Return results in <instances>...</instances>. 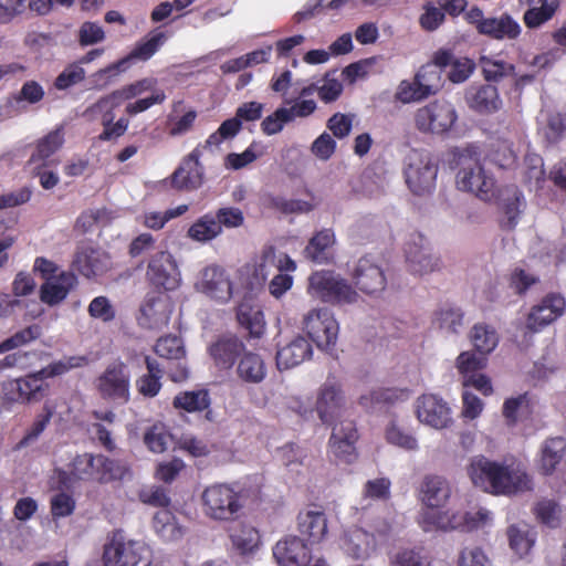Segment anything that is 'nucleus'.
Returning <instances> with one entry per match:
<instances>
[{
	"label": "nucleus",
	"mask_w": 566,
	"mask_h": 566,
	"mask_svg": "<svg viewBox=\"0 0 566 566\" xmlns=\"http://www.w3.org/2000/svg\"><path fill=\"white\" fill-rule=\"evenodd\" d=\"M454 106L447 101H436L419 108L416 113V125L422 132L444 133L457 120Z\"/></svg>",
	"instance_id": "obj_11"
},
{
	"label": "nucleus",
	"mask_w": 566,
	"mask_h": 566,
	"mask_svg": "<svg viewBox=\"0 0 566 566\" xmlns=\"http://www.w3.org/2000/svg\"><path fill=\"white\" fill-rule=\"evenodd\" d=\"M303 329L318 348L329 349L336 343L339 328L328 308H314L304 316Z\"/></svg>",
	"instance_id": "obj_9"
},
{
	"label": "nucleus",
	"mask_w": 566,
	"mask_h": 566,
	"mask_svg": "<svg viewBox=\"0 0 566 566\" xmlns=\"http://www.w3.org/2000/svg\"><path fill=\"white\" fill-rule=\"evenodd\" d=\"M335 241L332 229H322L310 239L303 251L304 256L318 264L327 263L332 256V248Z\"/></svg>",
	"instance_id": "obj_33"
},
{
	"label": "nucleus",
	"mask_w": 566,
	"mask_h": 566,
	"mask_svg": "<svg viewBox=\"0 0 566 566\" xmlns=\"http://www.w3.org/2000/svg\"><path fill=\"white\" fill-rule=\"evenodd\" d=\"M232 544L235 548L247 554L258 547L260 542L259 533L253 527H242L239 532L231 535Z\"/></svg>",
	"instance_id": "obj_54"
},
{
	"label": "nucleus",
	"mask_w": 566,
	"mask_h": 566,
	"mask_svg": "<svg viewBox=\"0 0 566 566\" xmlns=\"http://www.w3.org/2000/svg\"><path fill=\"white\" fill-rule=\"evenodd\" d=\"M311 356L312 346L310 342L303 336H297L277 350L276 365L279 369H290L302 364Z\"/></svg>",
	"instance_id": "obj_29"
},
{
	"label": "nucleus",
	"mask_w": 566,
	"mask_h": 566,
	"mask_svg": "<svg viewBox=\"0 0 566 566\" xmlns=\"http://www.w3.org/2000/svg\"><path fill=\"white\" fill-rule=\"evenodd\" d=\"M357 440L358 431L353 420L342 419L333 424L328 447L337 463L352 464L357 460Z\"/></svg>",
	"instance_id": "obj_10"
},
{
	"label": "nucleus",
	"mask_w": 566,
	"mask_h": 566,
	"mask_svg": "<svg viewBox=\"0 0 566 566\" xmlns=\"http://www.w3.org/2000/svg\"><path fill=\"white\" fill-rule=\"evenodd\" d=\"M536 515L543 524L556 527L559 523L560 507L552 500H543L536 506Z\"/></svg>",
	"instance_id": "obj_63"
},
{
	"label": "nucleus",
	"mask_w": 566,
	"mask_h": 566,
	"mask_svg": "<svg viewBox=\"0 0 566 566\" xmlns=\"http://www.w3.org/2000/svg\"><path fill=\"white\" fill-rule=\"evenodd\" d=\"M198 287L202 293L220 302H227L232 295V284L226 270L209 265L201 272Z\"/></svg>",
	"instance_id": "obj_23"
},
{
	"label": "nucleus",
	"mask_w": 566,
	"mask_h": 566,
	"mask_svg": "<svg viewBox=\"0 0 566 566\" xmlns=\"http://www.w3.org/2000/svg\"><path fill=\"white\" fill-rule=\"evenodd\" d=\"M566 451V441L562 437L547 439L542 447L541 470L551 474L562 461Z\"/></svg>",
	"instance_id": "obj_38"
},
{
	"label": "nucleus",
	"mask_w": 566,
	"mask_h": 566,
	"mask_svg": "<svg viewBox=\"0 0 566 566\" xmlns=\"http://www.w3.org/2000/svg\"><path fill=\"white\" fill-rule=\"evenodd\" d=\"M200 149L195 148L171 175V186L178 190H195L203 184L205 169L200 164Z\"/></svg>",
	"instance_id": "obj_19"
},
{
	"label": "nucleus",
	"mask_w": 566,
	"mask_h": 566,
	"mask_svg": "<svg viewBox=\"0 0 566 566\" xmlns=\"http://www.w3.org/2000/svg\"><path fill=\"white\" fill-rule=\"evenodd\" d=\"M64 143L62 128H56L39 139L35 150L32 153L28 164L34 166L33 169H40L51 164L50 157L61 148Z\"/></svg>",
	"instance_id": "obj_32"
},
{
	"label": "nucleus",
	"mask_w": 566,
	"mask_h": 566,
	"mask_svg": "<svg viewBox=\"0 0 566 566\" xmlns=\"http://www.w3.org/2000/svg\"><path fill=\"white\" fill-rule=\"evenodd\" d=\"M391 566H430V560L421 549L406 548L394 556Z\"/></svg>",
	"instance_id": "obj_61"
},
{
	"label": "nucleus",
	"mask_w": 566,
	"mask_h": 566,
	"mask_svg": "<svg viewBox=\"0 0 566 566\" xmlns=\"http://www.w3.org/2000/svg\"><path fill=\"white\" fill-rule=\"evenodd\" d=\"M221 234L219 223L211 213L200 217L188 230V235L198 242H208Z\"/></svg>",
	"instance_id": "obj_44"
},
{
	"label": "nucleus",
	"mask_w": 566,
	"mask_h": 566,
	"mask_svg": "<svg viewBox=\"0 0 566 566\" xmlns=\"http://www.w3.org/2000/svg\"><path fill=\"white\" fill-rule=\"evenodd\" d=\"M97 470V455L92 453L78 454L72 461V474L80 480L91 478Z\"/></svg>",
	"instance_id": "obj_55"
},
{
	"label": "nucleus",
	"mask_w": 566,
	"mask_h": 566,
	"mask_svg": "<svg viewBox=\"0 0 566 566\" xmlns=\"http://www.w3.org/2000/svg\"><path fill=\"white\" fill-rule=\"evenodd\" d=\"M103 563L104 566H150L151 551L145 542L127 538L116 531L104 545Z\"/></svg>",
	"instance_id": "obj_4"
},
{
	"label": "nucleus",
	"mask_w": 566,
	"mask_h": 566,
	"mask_svg": "<svg viewBox=\"0 0 566 566\" xmlns=\"http://www.w3.org/2000/svg\"><path fill=\"white\" fill-rule=\"evenodd\" d=\"M237 319L240 326L248 331L250 338H260L263 335L264 319L260 310L241 304L238 307Z\"/></svg>",
	"instance_id": "obj_40"
},
{
	"label": "nucleus",
	"mask_w": 566,
	"mask_h": 566,
	"mask_svg": "<svg viewBox=\"0 0 566 566\" xmlns=\"http://www.w3.org/2000/svg\"><path fill=\"white\" fill-rule=\"evenodd\" d=\"M468 473L474 485L494 494L512 495L532 489V481L523 470L483 455L471 460Z\"/></svg>",
	"instance_id": "obj_1"
},
{
	"label": "nucleus",
	"mask_w": 566,
	"mask_h": 566,
	"mask_svg": "<svg viewBox=\"0 0 566 566\" xmlns=\"http://www.w3.org/2000/svg\"><path fill=\"white\" fill-rule=\"evenodd\" d=\"M386 441L406 451H416L419 448L418 440L409 430L391 420L385 430Z\"/></svg>",
	"instance_id": "obj_41"
},
{
	"label": "nucleus",
	"mask_w": 566,
	"mask_h": 566,
	"mask_svg": "<svg viewBox=\"0 0 566 566\" xmlns=\"http://www.w3.org/2000/svg\"><path fill=\"white\" fill-rule=\"evenodd\" d=\"M454 160L459 167L455 179L459 190L471 192L483 201H489L495 196L494 179L483 169L476 146L458 147Z\"/></svg>",
	"instance_id": "obj_3"
},
{
	"label": "nucleus",
	"mask_w": 566,
	"mask_h": 566,
	"mask_svg": "<svg viewBox=\"0 0 566 566\" xmlns=\"http://www.w3.org/2000/svg\"><path fill=\"white\" fill-rule=\"evenodd\" d=\"M439 328L446 334H459L463 328V314L458 308H443L438 313Z\"/></svg>",
	"instance_id": "obj_51"
},
{
	"label": "nucleus",
	"mask_w": 566,
	"mask_h": 566,
	"mask_svg": "<svg viewBox=\"0 0 566 566\" xmlns=\"http://www.w3.org/2000/svg\"><path fill=\"white\" fill-rule=\"evenodd\" d=\"M174 406L188 412L201 411L210 406L207 390L185 391L174 398Z\"/></svg>",
	"instance_id": "obj_46"
},
{
	"label": "nucleus",
	"mask_w": 566,
	"mask_h": 566,
	"mask_svg": "<svg viewBox=\"0 0 566 566\" xmlns=\"http://www.w3.org/2000/svg\"><path fill=\"white\" fill-rule=\"evenodd\" d=\"M417 417L420 422L434 429H443L452 422L447 402L434 395H423L417 401Z\"/></svg>",
	"instance_id": "obj_20"
},
{
	"label": "nucleus",
	"mask_w": 566,
	"mask_h": 566,
	"mask_svg": "<svg viewBox=\"0 0 566 566\" xmlns=\"http://www.w3.org/2000/svg\"><path fill=\"white\" fill-rule=\"evenodd\" d=\"M420 525L424 532L458 530L461 527L460 514L441 512L429 507L421 514Z\"/></svg>",
	"instance_id": "obj_36"
},
{
	"label": "nucleus",
	"mask_w": 566,
	"mask_h": 566,
	"mask_svg": "<svg viewBox=\"0 0 566 566\" xmlns=\"http://www.w3.org/2000/svg\"><path fill=\"white\" fill-rule=\"evenodd\" d=\"M376 547V538L374 534L360 527H354L344 535L343 548L345 553L353 558H367Z\"/></svg>",
	"instance_id": "obj_30"
},
{
	"label": "nucleus",
	"mask_w": 566,
	"mask_h": 566,
	"mask_svg": "<svg viewBox=\"0 0 566 566\" xmlns=\"http://www.w3.org/2000/svg\"><path fill=\"white\" fill-rule=\"evenodd\" d=\"M154 83L155 82L151 78H143L140 81L126 85L119 90L112 92L106 96L101 97L97 101V105L95 106V108L117 107L122 104L123 101L132 99L151 90Z\"/></svg>",
	"instance_id": "obj_35"
},
{
	"label": "nucleus",
	"mask_w": 566,
	"mask_h": 566,
	"mask_svg": "<svg viewBox=\"0 0 566 566\" xmlns=\"http://www.w3.org/2000/svg\"><path fill=\"white\" fill-rule=\"evenodd\" d=\"M273 556L280 566H307L312 559L304 541L294 535L280 539L273 547Z\"/></svg>",
	"instance_id": "obj_21"
},
{
	"label": "nucleus",
	"mask_w": 566,
	"mask_h": 566,
	"mask_svg": "<svg viewBox=\"0 0 566 566\" xmlns=\"http://www.w3.org/2000/svg\"><path fill=\"white\" fill-rule=\"evenodd\" d=\"M87 363L88 359L85 356L64 357L36 373L9 381L4 389L8 390V394H15V396L9 398L12 401H39L44 397L48 388V384L45 382L46 378L63 375L71 369L83 367L87 365Z\"/></svg>",
	"instance_id": "obj_2"
},
{
	"label": "nucleus",
	"mask_w": 566,
	"mask_h": 566,
	"mask_svg": "<svg viewBox=\"0 0 566 566\" xmlns=\"http://www.w3.org/2000/svg\"><path fill=\"white\" fill-rule=\"evenodd\" d=\"M171 313L172 304L168 295H148L140 306L137 321L143 328L160 329L168 325Z\"/></svg>",
	"instance_id": "obj_15"
},
{
	"label": "nucleus",
	"mask_w": 566,
	"mask_h": 566,
	"mask_svg": "<svg viewBox=\"0 0 566 566\" xmlns=\"http://www.w3.org/2000/svg\"><path fill=\"white\" fill-rule=\"evenodd\" d=\"M144 442L148 449L156 453L165 452L172 442L171 434L161 424H154L145 436Z\"/></svg>",
	"instance_id": "obj_49"
},
{
	"label": "nucleus",
	"mask_w": 566,
	"mask_h": 566,
	"mask_svg": "<svg viewBox=\"0 0 566 566\" xmlns=\"http://www.w3.org/2000/svg\"><path fill=\"white\" fill-rule=\"evenodd\" d=\"M420 90L424 95L430 96L437 94L443 85L442 70L436 64H424L420 67L415 76Z\"/></svg>",
	"instance_id": "obj_43"
},
{
	"label": "nucleus",
	"mask_w": 566,
	"mask_h": 566,
	"mask_svg": "<svg viewBox=\"0 0 566 566\" xmlns=\"http://www.w3.org/2000/svg\"><path fill=\"white\" fill-rule=\"evenodd\" d=\"M485 356L474 352H463L460 354L457 364L460 373L463 374V378L471 374H478L476 371L485 366Z\"/></svg>",
	"instance_id": "obj_57"
},
{
	"label": "nucleus",
	"mask_w": 566,
	"mask_h": 566,
	"mask_svg": "<svg viewBox=\"0 0 566 566\" xmlns=\"http://www.w3.org/2000/svg\"><path fill=\"white\" fill-rule=\"evenodd\" d=\"M566 307V302L559 294H548L542 302L535 305L526 319V327L533 333L554 322L562 316Z\"/></svg>",
	"instance_id": "obj_22"
},
{
	"label": "nucleus",
	"mask_w": 566,
	"mask_h": 566,
	"mask_svg": "<svg viewBox=\"0 0 566 566\" xmlns=\"http://www.w3.org/2000/svg\"><path fill=\"white\" fill-rule=\"evenodd\" d=\"M213 216L216 218V221L219 223L221 231L223 228H239L244 223V214L241 211V209L237 207L220 208Z\"/></svg>",
	"instance_id": "obj_60"
},
{
	"label": "nucleus",
	"mask_w": 566,
	"mask_h": 566,
	"mask_svg": "<svg viewBox=\"0 0 566 566\" xmlns=\"http://www.w3.org/2000/svg\"><path fill=\"white\" fill-rule=\"evenodd\" d=\"M270 264L274 265L279 272L294 271L296 268L295 262L289 255L281 253L276 256L273 247H268L263 251L262 263L259 265L258 271L263 274L265 268Z\"/></svg>",
	"instance_id": "obj_53"
},
{
	"label": "nucleus",
	"mask_w": 566,
	"mask_h": 566,
	"mask_svg": "<svg viewBox=\"0 0 566 566\" xmlns=\"http://www.w3.org/2000/svg\"><path fill=\"white\" fill-rule=\"evenodd\" d=\"M307 292L311 296L331 304H353L358 293L338 274L332 271H318L308 277Z\"/></svg>",
	"instance_id": "obj_5"
},
{
	"label": "nucleus",
	"mask_w": 566,
	"mask_h": 566,
	"mask_svg": "<svg viewBox=\"0 0 566 566\" xmlns=\"http://www.w3.org/2000/svg\"><path fill=\"white\" fill-rule=\"evenodd\" d=\"M72 266L87 279L98 277L112 269L111 256L107 252L90 244L78 245Z\"/></svg>",
	"instance_id": "obj_12"
},
{
	"label": "nucleus",
	"mask_w": 566,
	"mask_h": 566,
	"mask_svg": "<svg viewBox=\"0 0 566 566\" xmlns=\"http://www.w3.org/2000/svg\"><path fill=\"white\" fill-rule=\"evenodd\" d=\"M156 354L169 360H177L176 370L170 371V379L175 382H181L188 378L189 371L185 364L180 363L186 355L184 343L177 336L160 337L155 345Z\"/></svg>",
	"instance_id": "obj_25"
},
{
	"label": "nucleus",
	"mask_w": 566,
	"mask_h": 566,
	"mask_svg": "<svg viewBox=\"0 0 566 566\" xmlns=\"http://www.w3.org/2000/svg\"><path fill=\"white\" fill-rule=\"evenodd\" d=\"M44 91L40 84L34 81H29L23 84L19 95L8 99V106H15L22 101L31 104L38 103L43 98Z\"/></svg>",
	"instance_id": "obj_62"
},
{
	"label": "nucleus",
	"mask_w": 566,
	"mask_h": 566,
	"mask_svg": "<svg viewBox=\"0 0 566 566\" xmlns=\"http://www.w3.org/2000/svg\"><path fill=\"white\" fill-rule=\"evenodd\" d=\"M96 388L104 399L125 405L130 399V374L122 361L109 364L96 379Z\"/></svg>",
	"instance_id": "obj_8"
},
{
	"label": "nucleus",
	"mask_w": 566,
	"mask_h": 566,
	"mask_svg": "<svg viewBox=\"0 0 566 566\" xmlns=\"http://www.w3.org/2000/svg\"><path fill=\"white\" fill-rule=\"evenodd\" d=\"M201 497L205 514L217 521H233L243 507V497L223 483L208 486Z\"/></svg>",
	"instance_id": "obj_7"
},
{
	"label": "nucleus",
	"mask_w": 566,
	"mask_h": 566,
	"mask_svg": "<svg viewBox=\"0 0 566 566\" xmlns=\"http://www.w3.org/2000/svg\"><path fill=\"white\" fill-rule=\"evenodd\" d=\"M297 528L311 543L322 542L327 534V517L323 511L307 510L297 515Z\"/></svg>",
	"instance_id": "obj_28"
},
{
	"label": "nucleus",
	"mask_w": 566,
	"mask_h": 566,
	"mask_svg": "<svg viewBox=\"0 0 566 566\" xmlns=\"http://www.w3.org/2000/svg\"><path fill=\"white\" fill-rule=\"evenodd\" d=\"M271 208L283 214H301L311 212L314 209V206L305 200L286 199L279 196L271 199Z\"/></svg>",
	"instance_id": "obj_52"
},
{
	"label": "nucleus",
	"mask_w": 566,
	"mask_h": 566,
	"mask_svg": "<svg viewBox=\"0 0 566 566\" xmlns=\"http://www.w3.org/2000/svg\"><path fill=\"white\" fill-rule=\"evenodd\" d=\"M353 279L356 286L366 294H378L387 284L382 268L371 256H363L357 261Z\"/></svg>",
	"instance_id": "obj_18"
},
{
	"label": "nucleus",
	"mask_w": 566,
	"mask_h": 566,
	"mask_svg": "<svg viewBox=\"0 0 566 566\" xmlns=\"http://www.w3.org/2000/svg\"><path fill=\"white\" fill-rule=\"evenodd\" d=\"M461 527L459 530L471 532L483 528L492 521V514L486 509H480L476 512H467L460 514Z\"/></svg>",
	"instance_id": "obj_56"
},
{
	"label": "nucleus",
	"mask_w": 566,
	"mask_h": 566,
	"mask_svg": "<svg viewBox=\"0 0 566 566\" xmlns=\"http://www.w3.org/2000/svg\"><path fill=\"white\" fill-rule=\"evenodd\" d=\"M438 165L427 150L412 149L406 157L405 178L417 196L429 195L436 188Z\"/></svg>",
	"instance_id": "obj_6"
},
{
	"label": "nucleus",
	"mask_w": 566,
	"mask_h": 566,
	"mask_svg": "<svg viewBox=\"0 0 566 566\" xmlns=\"http://www.w3.org/2000/svg\"><path fill=\"white\" fill-rule=\"evenodd\" d=\"M511 548L520 556H525L532 549L536 533L525 523L511 525L507 528Z\"/></svg>",
	"instance_id": "obj_39"
},
{
	"label": "nucleus",
	"mask_w": 566,
	"mask_h": 566,
	"mask_svg": "<svg viewBox=\"0 0 566 566\" xmlns=\"http://www.w3.org/2000/svg\"><path fill=\"white\" fill-rule=\"evenodd\" d=\"M291 123L289 119V112L286 107H279L273 114L266 116L262 123L261 128L265 135H274L280 133L285 124Z\"/></svg>",
	"instance_id": "obj_64"
},
{
	"label": "nucleus",
	"mask_w": 566,
	"mask_h": 566,
	"mask_svg": "<svg viewBox=\"0 0 566 566\" xmlns=\"http://www.w3.org/2000/svg\"><path fill=\"white\" fill-rule=\"evenodd\" d=\"M406 258L413 274L427 275L441 271L443 263L437 253L421 235H418L407 247Z\"/></svg>",
	"instance_id": "obj_13"
},
{
	"label": "nucleus",
	"mask_w": 566,
	"mask_h": 566,
	"mask_svg": "<svg viewBox=\"0 0 566 566\" xmlns=\"http://www.w3.org/2000/svg\"><path fill=\"white\" fill-rule=\"evenodd\" d=\"M481 34L494 40H515L521 34V25L509 14L489 17L481 25Z\"/></svg>",
	"instance_id": "obj_34"
},
{
	"label": "nucleus",
	"mask_w": 566,
	"mask_h": 566,
	"mask_svg": "<svg viewBox=\"0 0 566 566\" xmlns=\"http://www.w3.org/2000/svg\"><path fill=\"white\" fill-rule=\"evenodd\" d=\"M468 106L479 114H491L502 107L497 88L491 84L472 85L464 95Z\"/></svg>",
	"instance_id": "obj_24"
},
{
	"label": "nucleus",
	"mask_w": 566,
	"mask_h": 566,
	"mask_svg": "<svg viewBox=\"0 0 566 566\" xmlns=\"http://www.w3.org/2000/svg\"><path fill=\"white\" fill-rule=\"evenodd\" d=\"M237 374L245 382L259 384L266 376L264 361L259 355L247 353L238 364Z\"/></svg>",
	"instance_id": "obj_37"
},
{
	"label": "nucleus",
	"mask_w": 566,
	"mask_h": 566,
	"mask_svg": "<svg viewBox=\"0 0 566 566\" xmlns=\"http://www.w3.org/2000/svg\"><path fill=\"white\" fill-rule=\"evenodd\" d=\"M421 501L431 509L443 506L451 495L448 480L441 475L428 474L420 484Z\"/></svg>",
	"instance_id": "obj_27"
},
{
	"label": "nucleus",
	"mask_w": 566,
	"mask_h": 566,
	"mask_svg": "<svg viewBox=\"0 0 566 566\" xmlns=\"http://www.w3.org/2000/svg\"><path fill=\"white\" fill-rule=\"evenodd\" d=\"M77 39L82 46L94 45L105 40V32L96 22L86 21L81 24Z\"/></svg>",
	"instance_id": "obj_58"
},
{
	"label": "nucleus",
	"mask_w": 566,
	"mask_h": 566,
	"mask_svg": "<svg viewBox=\"0 0 566 566\" xmlns=\"http://www.w3.org/2000/svg\"><path fill=\"white\" fill-rule=\"evenodd\" d=\"M497 205L501 213V228L507 231L514 230L527 206L523 192L516 186H506L499 192Z\"/></svg>",
	"instance_id": "obj_17"
},
{
	"label": "nucleus",
	"mask_w": 566,
	"mask_h": 566,
	"mask_svg": "<svg viewBox=\"0 0 566 566\" xmlns=\"http://www.w3.org/2000/svg\"><path fill=\"white\" fill-rule=\"evenodd\" d=\"M148 280L166 291L179 285L180 273L172 255L167 251H158L151 255L147 268Z\"/></svg>",
	"instance_id": "obj_16"
},
{
	"label": "nucleus",
	"mask_w": 566,
	"mask_h": 566,
	"mask_svg": "<svg viewBox=\"0 0 566 566\" xmlns=\"http://www.w3.org/2000/svg\"><path fill=\"white\" fill-rule=\"evenodd\" d=\"M345 406V396L340 384L335 377H327L322 385L317 401L316 411L319 419L327 424H332L342 416Z\"/></svg>",
	"instance_id": "obj_14"
},
{
	"label": "nucleus",
	"mask_w": 566,
	"mask_h": 566,
	"mask_svg": "<svg viewBox=\"0 0 566 566\" xmlns=\"http://www.w3.org/2000/svg\"><path fill=\"white\" fill-rule=\"evenodd\" d=\"M77 279L73 273L63 272L52 280H48L40 290L41 301L54 306L61 303L69 292L76 285Z\"/></svg>",
	"instance_id": "obj_31"
},
{
	"label": "nucleus",
	"mask_w": 566,
	"mask_h": 566,
	"mask_svg": "<svg viewBox=\"0 0 566 566\" xmlns=\"http://www.w3.org/2000/svg\"><path fill=\"white\" fill-rule=\"evenodd\" d=\"M473 346L481 355H488L494 350L499 344L496 331L485 324H475L470 334Z\"/></svg>",
	"instance_id": "obj_42"
},
{
	"label": "nucleus",
	"mask_w": 566,
	"mask_h": 566,
	"mask_svg": "<svg viewBox=\"0 0 566 566\" xmlns=\"http://www.w3.org/2000/svg\"><path fill=\"white\" fill-rule=\"evenodd\" d=\"M154 528L165 541H176L184 534L182 528L177 524L175 517L168 511H160L154 516Z\"/></svg>",
	"instance_id": "obj_48"
},
{
	"label": "nucleus",
	"mask_w": 566,
	"mask_h": 566,
	"mask_svg": "<svg viewBox=\"0 0 566 566\" xmlns=\"http://www.w3.org/2000/svg\"><path fill=\"white\" fill-rule=\"evenodd\" d=\"M244 349V344L237 336L223 335L210 345L209 354L216 367L230 369Z\"/></svg>",
	"instance_id": "obj_26"
},
{
	"label": "nucleus",
	"mask_w": 566,
	"mask_h": 566,
	"mask_svg": "<svg viewBox=\"0 0 566 566\" xmlns=\"http://www.w3.org/2000/svg\"><path fill=\"white\" fill-rule=\"evenodd\" d=\"M480 64L488 82H500L503 78L514 76V65L503 60L482 56Z\"/></svg>",
	"instance_id": "obj_45"
},
{
	"label": "nucleus",
	"mask_w": 566,
	"mask_h": 566,
	"mask_svg": "<svg viewBox=\"0 0 566 566\" xmlns=\"http://www.w3.org/2000/svg\"><path fill=\"white\" fill-rule=\"evenodd\" d=\"M96 473L98 474V480L102 483H107L111 481L123 480L128 473V468L122 461L112 460L98 454Z\"/></svg>",
	"instance_id": "obj_47"
},
{
	"label": "nucleus",
	"mask_w": 566,
	"mask_h": 566,
	"mask_svg": "<svg viewBox=\"0 0 566 566\" xmlns=\"http://www.w3.org/2000/svg\"><path fill=\"white\" fill-rule=\"evenodd\" d=\"M165 38V34L159 32L147 40L138 42L127 57H130V62L133 60H149L164 44Z\"/></svg>",
	"instance_id": "obj_50"
},
{
	"label": "nucleus",
	"mask_w": 566,
	"mask_h": 566,
	"mask_svg": "<svg viewBox=\"0 0 566 566\" xmlns=\"http://www.w3.org/2000/svg\"><path fill=\"white\" fill-rule=\"evenodd\" d=\"M41 334V328L38 325L29 326L18 333H15L10 338H7L0 344V353L8 352L15 347L22 346L35 338H38Z\"/></svg>",
	"instance_id": "obj_59"
}]
</instances>
